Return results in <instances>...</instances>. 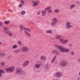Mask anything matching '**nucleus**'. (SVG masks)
Here are the masks:
<instances>
[{"instance_id": "1", "label": "nucleus", "mask_w": 80, "mask_h": 80, "mask_svg": "<svg viewBox=\"0 0 80 80\" xmlns=\"http://www.w3.org/2000/svg\"><path fill=\"white\" fill-rule=\"evenodd\" d=\"M56 47L59 48L61 50L62 52H68L70 51V50L68 49H65L62 47L59 46L57 44L55 45Z\"/></svg>"}, {"instance_id": "2", "label": "nucleus", "mask_w": 80, "mask_h": 80, "mask_svg": "<svg viewBox=\"0 0 80 80\" xmlns=\"http://www.w3.org/2000/svg\"><path fill=\"white\" fill-rule=\"evenodd\" d=\"M14 69H15L14 66H12L8 68H6L5 70L7 72H12L14 70Z\"/></svg>"}, {"instance_id": "3", "label": "nucleus", "mask_w": 80, "mask_h": 80, "mask_svg": "<svg viewBox=\"0 0 80 80\" xmlns=\"http://www.w3.org/2000/svg\"><path fill=\"white\" fill-rule=\"evenodd\" d=\"M3 29L4 30V32H6V33H7V34L9 35L10 36H11V37H12V32H11L7 31H8V28L6 27H4Z\"/></svg>"}, {"instance_id": "4", "label": "nucleus", "mask_w": 80, "mask_h": 80, "mask_svg": "<svg viewBox=\"0 0 80 80\" xmlns=\"http://www.w3.org/2000/svg\"><path fill=\"white\" fill-rule=\"evenodd\" d=\"M22 52H28L29 51V49L26 47H22Z\"/></svg>"}, {"instance_id": "5", "label": "nucleus", "mask_w": 80, "mask_h": 80, "mask_svg": "<svg viewBox=\"0 0 80 80\" xmlns=\"http://www.w3.org/2000/svg\"><path fill=\"white\" fill-rule=\"evenodd\" d=\"M60 65L62 67H65L67 65V62L66 61H63L60 62Z\"/></svg>"}, {"instance_id": "6", "label": "nucleus", "mask_w": 80, "mask_h": 80, "mask_svg": "<svg viewBox=\"0 0 80 80\" xmlns=\"http://www.w3.org/2000/svg\"><path fill=\"white\" fill-rule=\"evenodd\" d=\"M18 73L20 75H25L26 73L25 72L22 70H18Z\"/></svg>"}, {"instance_id": "7", "label": "nucleus", "mask_w": 80, "mask_h": 80, "mask_svg": "<svg viewBox=\"0 0 80 80\" xmlns=\"http://www.w3.org/2000/svg\"><path fill=\"white\" fill-rule=\"evenodd\" d=\"M52 53L53 54H55V55H58L59 54V52L57 50H54L52 51Z\"/></svg>"}, {"instance_id": "8", "label": "nucleus", "mask_w": 80, "mask_h": 80, "mask_svg": "<svg viewBox=\"0 0 80 80\" xmlns=\"http://www.w3.org/2000/svg\"><path fill=\"white\" fill-rule=\"evenodd\" d=\"M29 63V61H26L23 63V67H26V66H27V65H28Z\"/></svg>"}, {"instance_id": "9", "label": "nucleus", "mask_w": 80, "mask_h": 80, "mask_svg": "<svg viewBox=\"0 0 80 80\" xmlns=\"http://www.w3.org/2000/svg\"><path fill=\"white\" fill-rule=\"evenodd\" d=\"M40 2L39 1H37L35 2L34 4L32 5V7H35V6H37L38 4H39Z\"/></svg>"}, {"instance_id": "10", "label": "nucleus", "mask_w": 80, "mask_h": 80, "mask_svg": "<svg viewBox=\"0 0 80 80\" xmlns=\"http://www.w3.org/2000/svg\"><path fill=\"white\" fill-rule=\"evenodd\" d=\"M40 59L42 60H46V57L44 56H41L40 57Z\"/></svg>"}, {"instance_id": "11", "label": "nucleus", "mask_w": 80, "mask_h": 80, "mask_svg": "<svg viewBox=\"0 0 80 80\" xmlns=\"http://www.w3.org/2000/svg\"><path fill=\"white\" fill-rule=\"evenodd\" d=\"M24 33L25 34L28 36V37H31V35L27 31H24Z\"/></svg>"}, {"instance_id": "12", "label": "nucleus", "mask_w": 80, "mask_h": 80, "mask_svg": "<svg viewBox=\"0 0 80 80\" xmlns=\"http://www.w3.org/2000/svg\"><path fill=\"white\" fill-rule=\"evenodd\" d=\"M42 16H45L46 15L47 11H42L41 12Z\"/></svg>"}, {"instance_id": "13", "label": "nucleus", "mask_w": 80, "mask_h": 80, "mask_svg": "<svg viewBox=\"0 0 80 80\" xmlns=\"http://www.w3.org/2000/svg\"><path fill=\"white\" fill-rule=\"evenodd\" d=\"M56 77H60V76L61 75V73H60V72H57L56 73Z\"/></svg>"}, {"instance_id": "14", "label": "nucleus", "mask_w": 80, "mask_h": 80, "mask_svg": "<svg viewBox=\"0 0 80 80\" xmlns=\"http://www.w3.org/2000/svg\"><path fill=\"white\" fill-rule=\"evenodd\" d=\"M52 21L53 22H54L55 23H57V20L56 18H53L52 19Z\"/></svg>"}, {"instance_id": "15", "label": "nucleus", "mask_w": 80, "mask_h": 80, "mask_svg": "<svg viewBox=\"0 0 80 80\" xmlns=\"http://www.w3.org/2000/svg\"><path fill=\"white\" fill-rule=\"evenodd\" d=\"M35 67L36 68H40V67H42V66H40L39 64H36L35 65Z\"/></svg>"}, {"instance_id": "16", "label": "nucleus", "mask_w": 80, "mask_h": 80, "mask_svg": "<svg viewBox=\"0 0 80 80\" xmlns=\"http://www.w3.org/2000/svg\"><path fill=\"white\" fill-rule=\"evenodd\" d=\"M23 29L24 30H27V31H28V32H31V30L28 29L25 27L23 28Z\"/></svg>"}, {"instance_id": "17", "label": "nucleus", "mask_w": 80, "mask_h": 80, "mask_svg": "<svg viewBox=\"0 0 80 80\" xmlns=\"http://www.w3.org/2000/svg\"><path fill=\"white\" fill-rule=\"evenodd\" d=\"M55 37L56 38L58 39L60 38H61L62 37V36L59 35H57L55 36Z\"/></svg>"}, {"instance_id": "18", "label": "nucleus", "mask_w": 80, "mask_h": 80, "mask_svg": "<svg viewBox=\"0 0 80 80\" xmlns=\"http://www.w3.org/2000/svg\"><path fill=\"white\" fill-rule=\"evenodd\" d=\"M4 23L5 25H8V23H10V21H4Z\"/></svg>"}, {"instance_id": "19", "label": "nucleus", "mask_w": 80, "mask_h": 80, "mask_svg": "<svg viewBox=\"0 0 80 80\" xmlns=\"http://www.w3.org/2000/svg\"><path fill=\"white\" fill-rule=\"evenodd\" d=\"M46 33H52V32L50 30H48L46 32Z\"/></svg>"}, {"instance_id": "20", "label": "nucleus", "mask_w": 80, "mask_h": 80, "mask_svg": "<svg viewBox=\"0 0 80 80\" xmlns=\"http://www.w3.org/2000/svg\"><path fill=\"white\" fill-rule=\"evenodd\" d=\"M51 25L52 27H54V26L56 25V23L52 22L51 23Z\"/></svg>"}, {"instance_id": "21", "label": "nucleus", "mask_w": 80, "mask_h": 80, "mask_svg": "<svg viewBox=\"0 0 80 80\" xmlns=\"http://www.w3.org/2000/svg\"><path fill=\"white\" fill-rule=\"evenodd\" d=\"M38 63H39V65H40V66L42 67V65H43V64H42V62H41V61H39L38 62Z\"/></svg>"}, {"instance_id": "22", "label": "nucleus", "mask_w": 80, "mask_h": 80, "mask_svg": "<svg viewBox=\"0 0 80 80\" xmlns=\"http://www.w3.org/2000/svg\"><path fill=\"white\" fill-rule=\"evenodd\" d=\"M12 48L13 49L17 48V46L16 45H14L12 46Z\"/></svg>"}, {"instance_id": "23", "label": "nucleus", "mask_w": 80, "mask_h": 80, "mask_svg": "<svg viewBox=\"0 0 80 80\" xmlns=\"http://www.w3.org/2000/svg\"><path fill=\"white\" fill-rule=\"evenodd\" d=\"M56 56H54V58H53L52 60L51 61V62H52V63H53V62H54V61H55V59L56 58Z\"/></svg>"}, {"instance_id": "24", "label": "nucleus", "mask_w": 80, "mask_h": 80, "mask_svg": "<svg viewBox=\"0 0 80 80\" xmlns=\"http://www.w3.org/2000/svg\"><path fill=\"white\" fill-rule=\"evenodd\" d=\"M50 8H51V7H48V8H45V10H49Z\"/></svg>"}, {"instance_id": "25", "label": "nucleus", "mask_w": 80, "mask_h": 80, "mask_svg": "<svg viewBox=\"0 0 80 80\" xmlns=\"http://www.w3.org/2000/svg\"><path fill=\"white\" fill-rule=\"evenodd\" d=\"M67 42H68V40H65L64 41H63L62 43L63 44H64V43H67Z\"/></svg>"}, {"instance_id": "26", "label": "nucleus", "mask_w": 80, "mask_h": 80, "mask_svg": "<svg viewBox=\"0 0 80 80\" xmlns=\"http://www.w3.org/2000/svg\"><path fill=\"white\" fill-rule=\"evenodd\" d=\"M14 52L15 53H18L19 52V50H15L14 51Z\"/></svg>"}, {"instance_id": "27", "label": "nucleus", "mask_w": 80, "mask_h": 80, "mask_svg": "<svg viewBox=\"0 0 80 80\" xmlns=\"http://www.w3.org/2000/svg\"><path fill=\"white\" fill-rule=\"evenodd\" d=\"M0 73H5V72H4V71L2 69H0Z\"/></svg>"}, {"instance_id": "28", "label": "nucleus", "mask_w": 80, "mask_h": 80, "mask_svg": "<svg viewBox=\"0 0 80 80\" xmlns=\"http://www.w3.org/2000/svg\"><path fill=\"white\" fill-rule=\"evenodd\" d=\"M21 13L22 15H24L25 13V11H22L21 12Z\"/></svg>"}, {"instance_id": "29", "label": "nucleus", "mask_w": 80, "mask_h": 80, "mask_svg": "<svg viewBox=\"0 0 80 80\" xmlns=\"http://www.w3.org/2000/svg\"><path fill=\"white\" fill-rule=\"evenodd\" d=\"M75 4H72L70 8H73V7H75Z\"/></svg>"}, {"instance_id": "30", "label": "nucleus", "mask_w": 80, "mask_h": 80, "mask_svg": "<svg viewBox=\"0 0 80 80\" xmlns=\"http://www.w3.org/2000/svg\"><path fill=\"white\" fill-rule=\"evenodd\" d=\"M59 10L58 9H56L54 10V12L56 13H58Z\"/></svg>"}, {"instance_id": "31", "label": "nucleus", "mask_w": 80, "mask_h": 80, "mask_svg": "<svg viewBox=\"0 0 80 80\" xmlns=\"http://www.w3.org/2000/svg\"><path fill=\"white\" fill-rule=\"evenodd\" d=\"M52 9L49 10L48 11V13H52Z\"/></svg>"}, {"instance_id": "32", "label": "nucleus", "mask_w": 80, "mask_h": 80, "mask_svg": "<svg viewBox=\"0 0 80 80\" xmlns=\"http://www.w3.org/2000/svg\"><path fill=\"white\" fill-rule=\"evenodd\" d=\"M41 12V11H38L37 12V14H38V15H40V14Z\"/></svg>"}, {"instance_id": "33", "label": "nucleus", "mask_w": 80, "mask_h": 80, "mask_svg": "<svg viewBox=\"0 0 80 80\" xmlns=\"http://www.w3.org/2000/svg\"><path fill=\"white\" fill-rule=\"evenodd\" d=\"M2 26H3V22H0V27H2Z\"/></svg>"}, {"instance_id": "34", "label": "nucleus", "mask_w": 80, "mask_h": 80, "mask_svg": "<svg viewBox=\"0 0 80 80\" xmlns=\"http://www.w3.org/2000/svg\"><path fill=\"white\" fill-rule=\"evenodd\" d=\"M1 65H2L3 66H4V65H5V63L3 62H2L1 63Z\"/></svg>"}, {"instance_id": "35", "label": "nucleus", "mask_w": 80, "mask_h": 80, "mask_svg": "<svg viewBox=\"0 0 80 80\" xmlns=\"http://www.w3.org/2000/svg\"><path fill=\"white\" fill-rule=\"evenodd\" d=\"M18 43L19 45H22V42H21V41H18Z\"/></svg>"}, {"instance_id": "36", "label": "nucleus", "mask_w": 80, "mask_h": 80, "mask_svg": "<svg viewBox=\"0 0 80 80\" xmlns=\"http://www.w3.org/2000/svg\"><path fill=\"white\" fill-rule=\"evenodd\" d=\"M66 24V25L67 26L69 25H70V23L69 22H67Z\"/></svg>"}, {"instance_id": "37", "label": "nucleus", "mask_w": 80, "mask_h": 80, "mask_svg": "<svg viewBox=\"0 0 80 80\" xmlns=\"http://www.w3.org/2000/svg\"><path fill=\"white\" fill-rule=\"evenodd\" d=\"M23 5V4H19V7H22V5Z\"/></svg>"}, {"instance_id": "38", "label": "nucleus", "mask_w": 80, "mask_h": 80, "mask_svg": "<svg viewBox=\"0 0 80 80\" xmlns=\"http://www.w3.org/2000/svg\"><path fill=\"white\" fill-rule=\"evenodd\" d=\"M66 28H70V25H68L67 26Z\"/></svg>"}, {"instance_id": "39", "label": "nucleus", "mask_w": 80, "mask_h": 80, "mask_svg": "<svg viewBox=\"0 0 80 80\" xmlns=\"http://www.w3.org/2000/svg\"><path fill=\"white\" fill-rule=\"evenodd\" d=\"M23 26L22 25H21L20 26V27L21 29V30H22V29H23Z\"/></svg>"}, {"instance_id": "40", "label": "nucleus", "mask_w": 80, "mask_h": 80, "mask_svg": "<svg viewBox=\"0 0 80 80\" xmlns=\"http://www.w3.org/2000/svg\"><path fill=\"white\" fill-rule=\"evenodd\" d=\"M2 73L1 72H0V78L1 77H2Z\"/></svg>"}, {"instance_id": "41", "label": "nucleus", "mask_w": 80, "mask_h": 80, "mask_svg": "<svg viewBox=\"0 0 80 80\" xmlns=\"http://www.w3.org/2000/svg\"><path fill=\"white\" fill-rule=\"evenodd\" d=\"M9 12H12L13 11V10H12L11 9L9 10Z\"/></svg>"}, {"instance_id": "42", "label": "nucleus", "mask_w": 80, "mask_h": 80, "mask_svg": "<svg viewBox=\"0 0 80 80\" xmlns=\"http://www.w3.org/2000/svg\"><path fill=\"white\" fill-rule=\"evenodd\" d=\"M71 55H73L74 54V52H72L71 53Z\"/></svg>"}, {"instance_id": "43", "label": "nucleus", "mask_w": 80, "mask_h": 80, "mask_svg": "<svg viewBox=\"0 0 80 80\" xmlns=\"http://www.w3.org/2000/svg\"><path fill=\"white\" fill-rule=\"evenodd\" d=\"M77 4H79L80 3V2H79L78 1H77Z\"/></svg>"}, {"instance_id": "44", "label": "nucleus", "mask_w": 80, "mask_h": 80, "mask_svg": "<svg viewBox=\"0 0 80 80\" xmlns=\"http://www.w3.org/2000/svg\"><path fill=\"white\" fill-rule=\"evenodd\" d=\"M21 3H23V1H21Z\"/></svg>"}, {"instance_id": "45", "label": "nucleus", "mask_w": 80, "mask_h": 80, "mask_svg": "<svg viewBox=\"0 0 80 80\" xmlns=\"http://www.w3.org/2000/svg\"><path fill=\"white\" fill-rule=\"evenodd\" d=\"M60 40L61 42H62V41H63V39H61Z\"/></svg>"}, {"instance_id": "46", "label": "nucleus", "mask_w": 80, "mask_h": 80, "mask_svg": "<svg viewBox=\"0 0 80 80\" xmlns=\"http://www.w3.org/2000/svg\"><path fill=\"white\" fill-rule=\"evenodd\" d=\"M2 55H3V56H4V55H5V54L2 53Z\"/></svg>"}, {"instance_id": "47", "label": "nucleus", "mask_w": 80, "mask_h": 80, "mask_svg": "<svg viewBox=\"0 0 80 80\" xmlns=\"http://www.w3.org/2000/svg\"><path fill=\"white\" fill-rule=\"evenodd\" d=\"M78 62H80V59H78Z\"/></svg>"}, {"instance_id": "48", "label": "nucleus", "mask_w": 80, "mask_h": 80, "mask_svg": "<svg viewBox=\"0 0 80 80\" xmlns=\"http://www.w3.org/2000/svg\"><path fill=\"white\" fill-rule=\"evenodd\" d=\"M78 80H80V78H78Z\"/></svg>"}, {"instance_id": "49", "label": "nucleus", "mask_w": 80, "mask_h": 80, "mask_svg": "<svg viewBox=\"0 0 80 80\" xmlns=\"http://www.w3.org/2000/svg\"><path fill=\"white\" fill-rule=\"evenodd\" d=\"M70 28H71V27H73V26H72V25H70Z\"/></svg>"}, {"instance_id": "50", "label": "nucleus", "mask_w": 80, "mask_h": 80, "mask_svg": "<svg viewBox=\"0 0 80 80\" xmlns=\"http://www.w3.org/2000/svg\"><path fill=\"white\" fill-rule=\"evenodd\" d=\"M1 44H2V43L1 42H0V45H1Z\"/></svg>"}, {"instance_id": "51", "label": "nucleus", "mask_w": 80, "mask_h": 80, "mask_svg": "<svg viewBox=\"0 0 80 80\" xmlns=\"http://www.w3.org/2000/svg\"><path fill=\"white\" fill-rule=\"evenodd\" d=\"M31 23H32V24H33V22H32Z\"/></svg>"}, {"instance_id": "52", "label": "nucleus", "mask_w": 80, "mask_h": 80, "mask_svg": "<svg viewBox=\"0 0 80 80\" xmlns=\"http://www.w3.org/2000/svg\"><path fill=\"white\" fill-rule=\"evenodd\" d=\"M58 80V79H56V80Z\"/></svg>"}]
</instances>
